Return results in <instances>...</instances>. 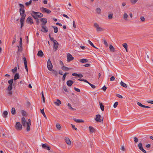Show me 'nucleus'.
<instances>
[{"mask_svg": "<svg viewBox=\"0 0 153 153\" xmlns=\"http://www.w3.org/2000/svg\"><path fill=\"white\" fill-rule=\"evenodd\" d=\"M20 8L19 9V12L21 17L20 18L21 28H22L24 26L25 19L26 16V14L24 13L25 10H24L25 6L22 4H19Z\"/></svg>", "mask_w": 153, "mask_h": 153, "instance_id": "nucleus-1", "label": "nucleus"}, {"mask_svg": "<svg viewBox=\"0 0 153 153\" xmlns=\"http://www.w3.org/2000/svg\"><path fill=\"white\" fill-rule=\"evenodd\" d=\"M47 67L49 71H52V70L53 65L50 59H49L47 63Z\"/></svg>", "mask_w": 153, "mask_h": 153, "instance_id": "nucleus-2", "label": "nucleus"}, {"mask_svg": "<svg viewBox=\"0 0 153 153\" xmlns=\"http://www.w3.org/2000/svg\"><path fill=\"white\" fill-rule=\"evenodd\" d=\"M94 26L96 28L97 32L102 31L104 30V29L100 27L99 25L97 23H94Z\"/></svg>", "mask_w": 153, "mask_h": 153, "instance_id": "nucleus-3", "label": "nucleus"}, {"mask_svg": "<svg viewBox=\"0 0 153 153\" xmlns=\"http://www.w3.org/2000/svg\"><path fill=\"white\" fill-rule=\"evenodd\" d=\"M16 129L18 130H21L22 129V125L19 122H17L15 126Z\"/></svg>", "mask_w": 153, "mask_h": 153, "instance_id": "nucleus-4", "label": "nucleus"}, {"mask_svg": "<svg viewBox=\"0 0 153 153\" xmlns=\"http://www.w3.org/2000/svg\"><path fill=\"white\" fill-rule=\"evenodd\" d=\"M101 116L100 114H97L96 115L95 120L97 122H101L103 121V117L102 119H101Z\"/></svg>", "mask_w": 153, "mask_h": 153, "instance_id": "nucleus-5", "label": "nucleus"}, {"mask_svg": "<svg viewBox=\"0 0 153 153\" xmlns=\"http://www.w3.org/2000/svg\"><path fill=\"white\" fill-rule=\"evenodd\" d=\"M41 11L42 13H46L48 14H49L51 12V11L45 8L42 7L41 8Z\"/></svg>", "mask_w": 153, "mask_h": 153, "instance_id": "nucleus-6", "label": "nucleus"}, {"mask_svg": "<svg viewBox=\"0 0 153 153\" xmlns=\"http://www.w3.org/2000/svg\"><path fill=\"white\" fill-rule=\"evenodd\" d=\"M27 128L26 130L27 131H30V126L31 125V120L30 119H29L28 120V122H27Z\"/></svg>", "mask_w": 153, "mask_h": 153, "instance_id": "nucleus-7", "label": "nucleus"}, {"mask_svg": "<svg viewBox=\"0 0 153 153\" xmlns=\"http://www.w3.org/2000/svg\"><path fill=\"white\" fill-rule=\"evenodd\" d=\"M139 148L143 153H146V151L143 148L142 146V144L141 143H139L138 144Z\"/></svg>", "mask_w": 153, "mask_h": 153, "instance_id": "nucleus-8", "label": "nucleus"}, {"mask_svg": "<svg viewBox=\"0 0 153 153\" xmlns=\"http://www.w3.org/2000/svg\"><path fill=\"white\" fill-rule=\"evenodd\" d=\"M74 59V57L69 53L67 54V61L70 62Z\"/></svg>", "mask_w": 153, "mask_h": 153, "instance_id": "nucleus-9", "label": "nucleus"}, {"mask_svg": "<svg viewBox=\"0 0 153 153\" xmlns=\"http://www.w3.org/2000/svg\"><path fill=\"white\" fill-rule=\"evenodd\" d=\"M42 147L43 149L48 150H50L51 149V147L50 146H49L46 143L42 144Z\"/></svg>", "mask_w": 153, "mask_h": 153, "instance_id": "nucleus-10", "label": "nucleus"}, {"mask_svg": "<svg viewBox=\"0 0 153 153\" xmlns=\"http://www.w3.org/2000/svg\"><path fill=\"white\" fill-rule=\"evenodd\" d=\"M45 25H42V29L41 30V31L44 33H46L48 31V29L47 27L45 26Z\"/></svg>", "mask_w": 153, "mask_h": 153, "instance_id": "nucleus-11", "label": "nucleus"}, {"mask_svg": "<svg viewBox=\"0 0 153 153\" xmlns=\"http://www.w3.org/2000/svg\"><path fill=\"white\" fill-rule=\"evenodd\" d=\"M59 45V44L56 40H54L53 42V48L55 50V51H56Z\"/></svg>", "mask_w": 153, "mask_h": 153, "instance_id": "nucleus-12", "label": "nucleus"}, {"mask_svg": "<svg viewBox=\"0 0 153 153\" xmlns=\"http://www.w3.org/2000/svg\"><path fill=\"white\" fill-rule=\"evenodd\" d=\"M31 15L33 16V18L35 19H38V15L37 14V12H36L34 11H32L31 13H30Z\"/></svg>", "mask_w": 153, "mask_h": 153, "instance_id": "nucleus-13", "label": "nucleus"}, {"mask_svg": "<svg viewBox=\"0 0 153 153\" xmlns=\"http://www.w3.org/2000/svg\"><path fill=\"white\" fill-rule=\"evenodd\" d=\"M40 21L41 22H42V23L41 24L42 25H45L47 22V20L46 18H41L40 19Z\"/></svg>", "mask_w": 153, "mask_h": 153, "instance_id": "nucleus-14", "label": "nucleus"}, {"mask_svg": "<svg viewBox=\"0 0 153 153\" xmlns=\"http://www.w3.org/2000/svg\"><path fill=\"white\" fill-rule=\"evenodd\" d=\"M26 22L28 23L30 22L31 24H33V19L30 16L28 17L26 20Z\"/></svg>", "mask_w": 153, "mask_h": 153, "instance_id": "nucleus-15", "label": "nucleus"}, {"mask_svg": "<svg viewBox=\"0 0 153 153\" xmlns=\"http://www.w3.org/2000/svg\"><path fill=\"white\" fill-rule=\"evenodd\" d=\"M21 123L23 126H26V120L24 117H22L21 119Z\"/></svg>", "mask_w": 153, "mask_h": 153, "instance_id": "nucleus-16", "label": "nucleus"}, {"mask_svg": "<svg viewBox=\"0 0 153 153\" xmlns=\"http://www.w3.org/2000/svg\"><path fill=\"white\" fill-rule=\"evenodd\" d=\"M65 141L68 145H70L71 144V141L68 138L65 137Z\"/></svg>", "mask_w": 153, "mask_h": 153, "instance_id": "nucleus-17", "label": "nucleus"}, {"mask_svg": "<svg viewBox=\"0 0 153 153\" xmlns=\"http://www.w3.org/2000/svg\"><path fill=\"white\" fill-rule=\"evenodd\" d=\"M74 82L71 80H68L67 82V85L69 87L71 86L73 84Z\"/></svg>", "mask_w": 153, "mask_h": 153, "instance_id": "nucleus-18", "label": "nucleus"}, {"mask_svg": "<svg viewBox=\"0 0 153 153\" xmlns=\"http://www.w3.org/2000/svg\"><path fill=\"white\" fill-rule=\"evenodd\" d=\"M37 55L39 57H42L43 56L44 54L42 51L40 50L38 52Z\"/></svg>", "mask_w": 153, "mask_h": 153, "instance_id": "nucleus-19", "label": "nucleus"}, {"mask_svg": "<svg viewBox=\"0 0 153 153\" xmlns=\"http://www.w3.org/2000/svg\"><path fill=\"white\" fill-rule=\"evenodd\" d=\"M54 104L57 106L59 105V104L61 103V101L59 99L56 100V101L54 102Z\"/></svg>", "mask_w": 153, "mask_h": 153, "instance_id": "nucleus-20", "label": "nucleus"}, {"mask_svg": "<svg viewBox=\"0 0 153 153\" xmlns=\"http://www.w3.org/2000/svg\"><path fill=\"white\" fill-rule=\"evenodd\" d=\"M137 104L138 105H139L141 107H143V108H150V107L149 106L144 105H142L141 103H140V102H137Z\"/></svg>", "mask_w": 153, "mask_h": 153, "instance_id": "nucleus-21", "label": "nucleus"}, {"mask_svg": "<svg viewBox=\"0 0 153 153\" xmlns=\"http://www.w3.org/2000/svg\"><path fill=\"white\" fill-rule=\"evenodd\" d=\"M61 69L64 71H68L69 70L71 69V68H68L63 66L61 67Z\"/></svg>", "mask_w": 153, "mask_h": 153, "instance_id": "nucleus-22", "label": "nucleus"}, {"mask_svg": "<svg viewBox=\"0 0 153 153\" xmlns=\"http://www.w3.org/2000/svg\"><path fill=\"white\" fill-rule=\"evenodd\" d=\"M73 120L76 122L78 123H83L84 121L82 120H79V119H77L75 118H74Z\"/></svg>", "mask_w": 153, "mask_h": 153, "instance_id": "nucleus-23", "label": "nucleus"}, {"mask_svg": "<svg viewBox=\"0 0 153 153\" xmlns=\"http://www.w3.org/2000/svg\"><path fill=\"white\" fill-rule=\"evenodd\" d=\"M19 78V75L18 73H16L14 76V80H16Z\"/></svg>", "mask_w": 153, "mask_h": 153, "instance_id": "nucleus-24", "label": "nucleus"}, {"mask_svg": "<svg viewBox=\"0 0 153 153\" xmlns=\"http://www.w3.org/2000/svg\"><path fill=\"white\" fill-rule=\"evenodd\" d=\"M9 85L8 86L7 90L8 91H10L12 90L13 87V83L9 84Z\"/></svg>", "mask_w": 153, "mask_h": 153, "instance_id": "nucleus-25", "label": "nucleus"}, {"mask_svg": "<svg viewBox=\"0 0 153 153\" xmlns=\"http://www.w3.org/2000/svg\"><path fill=\"white\" fill-rule=\"evenodd\" d=\"M110 50L111 52H114L115 51V48L113 47L112 45H109Z\"/></svg>", "mask_w": 153, "mask_h": 153, "instance_id": "nucleus-26", "label": "nucleus"}, {"mask_svg": "<svg viewBox=\"0 0 153 153\" xmlns=\"http://www.w3.org/2000/svg\"><path fill=\"white\" fill-rule=\"evenodd\" d=\"M89 129L91 133H93L95 132V130L91 126L89 127Z\"/></svg>", "mask_w": 153, "mask_h": 153, "instance_id": "nucleus-27", "label": "nucleus"}, {"mask_svg": "<svg viewBox=\"0 0 153 153\" xmlns=\"http://www.w3.org/2000/svg\"><path fill=\"white\" fill-rule=\"evenodd\" d=\"M8 114V112L7 111H4L3 112V117L5 118H7V115Z\"/></svg>", "mask_w": 153, "mask_h": 153, "instance_id": "nucleus-28", "label": "nucleus"}, {"mask_svg": "<svg viewBox=\"0 0 153 153\" xmlns=\"http://www.w3.org/2000/svg\"><path fill=\"white\" fill-rule=\"evenodd\" d=\"M80 62L82 63H85L88 62V59H81L80 61Z\"/></svg>", "mask_w": 153, "mask_h": 153, "instance_id": "nucleus-29", "label": "nucleus"}, {"mask_svg": "<svg viewBox=\"0 0 153 153\" xmlns=\"http://www.w3.org/2000/svg\"><path fill=\"white\" fill-rule=\"evenodd\" d=\"M11 112L12 114L13 115H14L16 114V110L15 108H12Z\"/></svg>", "mask_w": 153, "mask_h": 153, "instance_id": "nucleus-30", "label": "nucleus"}, {"mask_svg": "<svg viewBox=\"0 0 153 153\" xmlns=\"http://www.w3.org/2000/svg\"><path fill=\"white\" fill-rule=\"evenodd\" d=\"M56 127L58 130H60L61 129V126L58 123H57L56 125Z\"/></svg>", "mask_w": 153, "mask_h": 153, "instance_id": "nucleus-31", "label": "nucleus"}, {"mask_svg": "<svg viewBox=\"0 0 153 153\" xmlns=\"http://www.w3.org/2000/svg\"><path fill=\"white\" fill-rule=\"evenodd\" d=\"M52 27L53 28L54 30V32L55 33H57L58 32V29L57 27L54 26H52Z\"/></svg>", "mask_w": 153, "mask_h": 153, "instance_id": "nucleus-32", "label": "nucleus"}, {"mask_svg": "<svg viewBox=\"0 0 153 153\" xmlns=\"http://www.w3.org/2000/svg\"><path fill=\"white\" fill-rule=\"evenodd\" d=\"M99 103L100 108L101 110H102V111H104V106L102 105V103H100V102H99Z\"/></svg>", "mask_w": 153, "mask_h": 153, "instance_id": "nucleus-33", "label": "nucleus"}, {"mask_svg": "<svg viewBox=\"0 0 153 153\" xmlns=\"http://www.w3.org/2000/svg\"><path fill=\"white\" fill-rule=\"evenodd\" d=\"M120 84L121 85L124 87L126 88L127 87L126 84L122 81L120 82Z\"/></svg>", "mask_w": 153, "mask_h": 153, "instance_id": "nucleus-34", "label": "nucleus"}, {"mask_svg": "<svg viewBox=\"0 0 153 153\" xmlns=\"http://www.w3.org/2000/svg\"><path fill=\"white\" fill-rule=\"evenodd\" d=\"M40 111H41V113L43 115L44 117L46 119L47 117H46V116L45 114V113L44 112V109H41Z\"/></svg>", "mask_w": 153, "mask_h": 153, "instance_id": "nucleus-35", "label": "nucleus"}, {"mask_svg": "<svg viewBox=\"0 0 153 153\" xmlns=\"http://www.w3.org/2000/svg\"><path fill=\"white\" fill-rule=\"evenodd\" d=\"M128 17V15L126 13H124L123 14V18L126 20H127V17Z\"/></svg>", "mask_w": 153, "mask_h": 153, "instance_id": "nucleus-36", "label": "nucleus"}, {"mask_svg": "<svg viewBox=\"0 0 153 153\" xmlns=\"http://www.w3.org/2000/svg\"><path fill=\"white\" fill-rule=\"evenodd\" d=\"M37 14L38 15V17L39 18H41L43 16V15L42 13L37 12Z\"/></svg>", "mask_w": 153, "mask_h": 153, "instance_id": "nucleus-37", "label": "nucleus"}, {"mask_svg": "<svg viewBox=\"0 0 153 153\" xmlns=\"http://www.w3.org/2000/svg\"><path fill=\"white\" fill-rule=\"evenodd\" d=\"M51 71H52V73L54 75H55L56 76L57 75L58 72L57 71L54 70L53 69Z\"/></svg>", "mask_w": 153, "mask_h": 153, "instance_id": "nucleus-38", "label": "nucleus"}, {"mask_svg": "<svg viewBox=\"0 0 153 153\" xmlns=\"http://www.w3.org/2000/svg\"><path fill=\"white\" fill-rule=\"evenodd\" d=\"M69 74V73H68V72H66V73H65V74H64V75L63 76V77H62V80L63 81H64L65 80L66 75L67 74Z\"/></svg>", "mask_w": 153, "mask_h": 153, "instance_id": "nucleus-39", "label": "nucleus"}, {"mask_svg": "<svg viewBox=\"0 0 153 153\" xmlns=\"http://www.w3.org/2000/svg\"><path fill=\"white\" fill-rule=\"evenodd\" d=\"M17 70V68L16 67H15L14 68L12 69L11 70L13 74H14L16 72Z\"/></svg>", "mask_w": 153, "mask_h": 153, "instance_id": "nucleus-40", "label": "nucleus"}, {"mask_svg": "<svg viewBox=\"0 0 153 153\" xmlns=\"http://www.w3.org/2000/svg\"><path fill=\"white\" fill-rule=\"evenodd\" d=\"M113 14L112 13L110 14H109L108 15V18L110 19H112L113 18Z\"/></svg>", "mask_w": 153, "mask_h": 153, "instance_id": "nucleus-41", "label": "nucleus"}, {"mask_svg": "<svg viewBox=\"0 0 153 153\" xmlns=\"http://www.w3.org/2000/svg\"><path fill=\"white\" fill-rule=\"evenodd\" d=\"M88 42L89 43V44L92 46L94 48H95L98 49L97 48V47H95V46L94 45L93 43L90 40H88Z\"/></svg>", "mask_w": 153, "mask_h": 153, "instance_id": "nucleus-42", "label": "nucleus"}, {"mask_svg": "<svg viewBox=\"0 0 153 153\" xmlns=\"http://www.w3.org/2000/svg\"><path fill=\"white\" fill-rule=\"evenodd\" d=\"M32 3V0H30L29 1L26 2L25 3V4L26 6H28L30 5Z\"/></svg>", "mask_w": 153, "mask_h": 153, "instance_id": "nucleus-43", "label": "nucleus"}, {"mask_svg": "<svg viewBox=\"0 0 153 153\" xmlns=\"http://www.w3.org/2000/svg\"><path fill=\"white\" fill-rule=\"evenodd\" d=\"M96 11L98 14H100L101 13V10L99 7H98L96 9Z\"/></svg>", "mask_w": 153, "mask_h": 153, "instance_id": "nucleus-44", "label": "nucleus"}, {"mask_svg": "<svg viewBox=\"0 0 153 153\" xmlns=\"http://www.w3.org/2000/svg\"><path fill=\"white\" fill-rule=\"evenodd\" d=\"M21 113L22 115L23 116H25L26 115V112L24 110H22Z\"/></svg>", "mask_w": 153, "mask_h": 153, "instance_id": "nucleus-45", "label": "nucleus"}, {"mask_svg": "<svg viewBox=\"0 0 153 153\" xmlns=\"http://www.w3.org/2000/svg\"><path fill=\"white\" fill-rule=\"evenodd\" d=\"M17 47L18 48V52H17V54H19V52H22V48H19V46H18Z\"/></svg>", "mask_w": 153, "mask_h": 153, "instance_id": "nucleus-46", "label": "nucleus"}, {"mask_svg": "<svg viewBox=\"0 0 153 153\" xmlns=\"http://www.w3.org/2000/svg\"><path fill=\"white\" fill-rule=\"evenodd\" d=\"M78 80H79V81H83L84 82H85L86 83H88V82L86 79H83L79 78L78 79Z\"/></svg>", "mask_w": 153, "mask_h": 153, "instance_id": "nucleus-47", "label": "nucleus"}, {"mask_svg": "<svg viewBox=\"0 0 153 153\" xmlns=\"http://www.w3.org/2000/svg\"><path fill=\"white\" fill-rule=\"evenodd\" d=\"M68 106L69 107V108L70 109H71L72 110H75L76 109H75L72 108V107H71V105L70 103H68Z\"/></svg>", "mask_w": 153, "mask_h": 153, "instance_id": "nucleus-48", "label": "nucleus"}, {"mask_svg": "<svg viewBox=\"0 0 153 153\" xmlns=\"http://www.w3.org/2000/svg\"><path fill=\"white\" fill-rule=\"evenodd\" d=\"M41 93H42V96L43 101V102L45 103V98L43 94V91H42V92Z\"/></svg>", "mask_w": 153, "mask_h": 153, "instance_id": "nucleus-49", "label": "nucleus"}, {"mask_svg": "<svg viewBox=\"0 0 153 153\" xmlns=\"http://www.w3.org/2000/svg\"><path fill=\"white\" fill-rule=\"evenodd\" d=\"M23 60H24V65H27V60H26V58L24 57V58H23Z\"/></svg>", "mask_w": 153, "mask_h": 153, "instance_id": "nucleus-50", "label": "nucleus"}, {"mask_svg": "<svg viewBox=\"0 0 153 153\" xmlns=\"http://www.w3.org/2000/svg\"><path fill=\"white\" fill-rule=\"evenodd\" d=\"M88 83L91 87V88H96V86L95 85L91 84V83H89L88 82V83Z\"/></svg>", "mask_w": 153, "mask_h": 153, "instance_id": "nucleus-51", "label": "nucleus"}, {"mask_svg": "<svg viewBox=\"0 0 153 153\" xmlns=\"http://www.w3.org/2000/svg\"><path fill=\"white\" fill-rule=\"evenodd\" d=\"M138 0H131V2L132 4H135Z\"/></svg>", "mask_w": 153, "mask_h": 153, "instance_id": "nucleus-52", "label": "nucleus"}, {"mask_svg": "<svg viewBox=\"0 0 153 153\" xmlns=\"http://www.w3.org/2000/svg\"><path fill=\"white\" fill-rule=\"evenodd\" d=\"M118 105V102H115L113 105L114 107V108H116L117 107Z\"/></svg>", "mask_w": 153, "mask_h": 153, "instance_id": "nucleus-53", "label": "nucleus"}, {"mask_svg": "<svg viewBox=\"0 0 153 153\" xmlns=\"http://www.w3.org/2000/svg\"><path fill=\"white\" fill-rule=\"evenodd\" d=\"M107 89V87L105 86H104L102 88V89L104 91H105Z\"/></svg>", "mask_w": 153, "mask_h": 153, "instance_id": "nucleus-54", "label": "nucleus"}, {"mask_svg": "<svg viewBox=\"0 0 153 153\" xmlns=\"http://www.w3.org/2000/svg\"><path fill=\"white\" fill-rule=\"evenodd\" d=\"M134 141L135 143H137V142H138V139L137 137H134Z\"/></svg>", "mask_w": 153, "mask_h": 153, "instance_id": "nucleus-55", "label": "nucleus"}, {"mask_svg": "<svg viewBox=\"0 0 153 153\" xmlns=\"http://www.w3.org/2000/svg\"><path fill=\"white\" fill-rule=\"evenodd\" d=\"M63 89H64V90L66 92H68V89L66 88V87L65 86H63Z\"/></svg>", "mask_w": 153, "mask_h": 153, "instance_id": "nucleus-56", "label": "nucleus"}, {"mask_svg": "<svg viewBox=\"0 0 153 153\" xmlns=\"http://www.w3.org/2000/svg\"><path fill=\"white\" fill-rule=\"evenodd\" d=\"M8 95L9 96H11L12 94V92L11 91H9L7 93Z\"/></svg>", "mask_w": 153, "mask_h": 153, "instance_id": "nucleus-57", "label": "nucleus"}, {"mask_svg": "<svg viewBox=\"0 0 153 153\" xmlns=\"http://www.w3.org/2000/svg\"><path fill=\"white\" fill-rule=\"evenodd\" d=\"M123 46L125 48H126L127 47L128 45L127 43H124L123 44Z\"/></svg>", "mask_w": 153, "mask_h": 153, "instance_id": "nucleus-58", "label": "nucleus"}, {"mask_svg": "<svg viewBox=\"0 0 153 153\" xmlns=\"http://www.w3.org/2000/svg\"><path fill=\"white\" fill-rule=\"evenodd\" d=\"M13 79H11L10 80H9L8 81V82L9 84L13 83Z\"/></svg>", "mask_w": 153, "mask_h": 153, "instance_id": "nucleus-59", "label": "nucleus"}, {"mask_svg": "<svg viewBox=\"0 0 153 153\" xmlns=\"http://www.w3.org/2000/svg\"><path fill=\"white\" fill-rule=\"evenodd\" d=\"M116 96L117 97H119L120 98L122 99L123 98V96L122 95H121L119 94H117L116 95Z\"/></svg>", "mask_w": 153, "mask_h": 153, "instance_id": "nucleus-60", "label": "nucleus"}, {"mask_svg": "<svg viewBox=\"0 0 153 153\" xmlns=\"http://www.w3.org/2000/svg\"><path fill=\"white\" fill-rule=\"evenodd\" d=\"M104 44L107 47L108 46V44L105 40H104Z\"/></svg>", "mask_w": 153, "mask_h": 153, "instance_id": "nucleus-61", "label": "nucleus"}, {"mask_svg": "<svg viewBox=\"0 0 153 153\" xmlns=\"http://www.w3.org/2000/svg\"><path fill=\"white\" fill-rule=\"evenodd\" d=\"M115 77L114 76H111L110 78V80L111 81H113L114 80Z\"/></svg>", "mask_w": 153, "mask_h": 153, "instance_id": "nucleus-62", "label": "nucleus"}, {"mask_svg": "<svg viewBox=\"0 0 153 153\" xmlns=\"http://www.w3.org/2000/svg\"><path fill=\"white\" fill-rule=\"evenodd\" d=\"M74 89L76 91L78 92H80V90L79 89L76 88L75 87H74Z\"/></svg>", "mask_w": 153, "mask_h": 153, "instance_id": "nucleus-63", "label": "nucleus"}, {"mask_svg": "<svg viewBox=\"0 0 153 153\" xmlns=\"http://www.w3.org/2000/svg\"><path fill=\"white\" fill-rule=\"evenodd\" d=\"M140 19L142 22H143L145 21V19L144 17L143 16H141L140 17Z\"/></svg>", "mask_w": 153, "mask_h": 153, "instance_id": "nucleus-64", "label": "nucleus"}]
</instances>
